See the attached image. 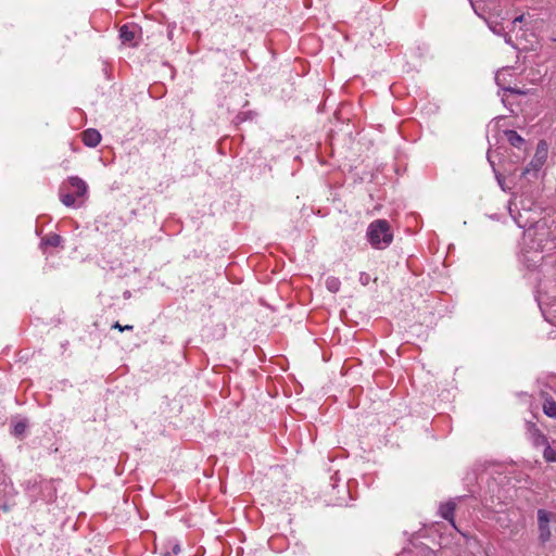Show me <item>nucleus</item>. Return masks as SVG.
<instances>
[{
  "mask_svg": "<svg viewBox=\"0 0 556 556\" xmlns=\"http://www.w3.org/2000/svg\"><path fill=\"white\" fill-rule=\"evenodd\" d=\"M366 237L374 249L383 250L393 241L391 226L386 219H376L367 228Z\"/></svg>",
  "mask_w": 556,
  "mask_h": 556,
  "instance_id": "nucleus-1",
  "label": "nucleus"
},
{
  "mask_svg": "<svg viewBox=\"0 0 556 556\" xmlns=\"http://www.w3.org/2000/svg\"><path fill=\"white\" fill-rule=\"evenodd\" d=\"M548 155V146L545 140H540L536 144L535 153L529 165L522 170L521 176L527 177L531 175L533 178L538 177V173L545 164Z\"/></svg>",
  "mask_w": 556,
  "mask_h": 556,
  "instance_id": "nucleus-2",
  "label": "nucleus"
},
{
  "mask_svg": "<svg viewBox=\"0 0 556 556\" xmlns=\"http://www.w3.org/2000/svg\"><path fill=\"white\" fill-rule=\"evenodd\" d=\"M556 520V515L545 509L538 510L539 539L544 544L551 539L549 522Z\"/></svg>",
  "mask_w": 556,
  "mask_h": 556,
  "instance_id": "nucleus-3",
  "label": "nucleus"
},
{
  "mask_svg": "<svg viewBox=\"0 0 556 556\" xmlns=\"http://www.w3.org/2000/svg\"><path fill=\"white\" fill-rule=\"evenodd\" d=\"M33 490H38L40 500L47 503L54 501L56 497L54 483L49 480H41L38 484L35 482Z\"/></svg>",
  "mask_w": 556,
  "mask_h": 556,
  "instance_id": "nucleus-4",
  "label": "nucleus"
},
{
  "mask_svg": "<svg viewBox=\"0 0 556 556\" xmlns=\"http://www.w3.org/2000/svg\"><path fill=\"white\" fill-rule=\"evenodd\" d=\"M526 429L528 438L534 446L539 447L547 445V437L538 428L535 422L527 421Z\"/></svg>",
  "mask_w": 556,
  "mask_h": 556,
  "instance_id": "nucleus-5",
  "label": "nucleus"
},
{
  "mask_svg": "<svg viewBox=\"0 0 556 556\" xmlns=\"http://www.w3.org/2000/svg\"><path fill=\"white\" fill-rule=\"evenodd\" d=\"M81 141L89 148H96L101 142L102 136L96 128H88L81 132Z\"/></svg>",
  "mask_w": 556,
  "mask_h": 556,
  "instance_id": "nucleus-6",
  "label": "nucleus"
},
{
  "mask_svg": "<svg viewBox=\"0 0 556 556\" xmlns=\"http://www.w3.org/2000/svg\"><path fill=\"white\" fill-rule=\"evenodd\" d=\"M63 241L60 235L50 232L41 238L39 248L45 253L47 248H63Z\"/></svg>",
  "mask_w": 556,
  "mask_h": 556,
  "instance_id": "nucleus-7",
  "label": "nucleus"
},
{
  "mask_svg": "<svg viewBox=\"0 0 556 556\" xmlns=\"http://www.w3.org/2000/svg\"><path fill=\"white\" fill-rule=\"evenodd\" d=\"M137 31H138V26L132 24V25H123L121 28H119V38L122 40L123 43H127L129 46H136V43L134 42L135 38H136V35H137Z\"/></svg>",
  "mask_w": 556,
  "mask_h": 556,
  "instance_id": "nucleus-8",
  "label": "nucleus"
},
{
  "mask_svg": "<svg viewBox=\"0 0 556 556\" xmlns=\"http://www.w3.org/2000/svg\"><path fill=\"white\" fill-rule=\"evenodd\" d=\"M455 509H456V504L453 501H448L444 504H441V506L439 508V513L443 519L448 521L456 529L455 519H454Z\"/></svg>",
  "mask_w": 556,
  "mask_h": 556,
  "instance_id": "nucleus-9",
  "label": "nucleus"
},
{
  "mask_svg": "<svg viewBox=\"0 0 556 556\" xmlns=\"http://www.w3.org/2000/svg\"><path fill=\"white\" fill-rule=\"evenodd\" d=\"M11 485L7 481L5 473L0 469V508L4 511L9 510V506L5 504V497L10 493Z\"/></svg>",
  "mask_w": 556,
  "mask_h": 556,
  "instance_id": "nucleus-10",
  "label": "nucleus"
},
{
  "mask_svg": "<svg viewBox=\"0 0 556 556\" xmlns=\"http://www.w3.org/2000/svg\"><path fill=\"white\" fill-rule=\"evenodd\" d=\"M67 180L77 198L84 197L87 193L88 186L81 178L78 176H71Z\"/></svg>",
  "mask_w": 556,
  "mask_h": 556,
  "instance_id": "nucleus-11",
  "label": "nucleus"
},
{
  "mask_svg": "<svg viewBox=\"0 0 556 556\" xmlns=\"http://www.w3.org/2000/svg\"><path fill=\"white\" fill-rule=\"evenodd\" d=\"M504 135L509 144L515 148H521V146L525 143V139L516 130H505Z\"/></svg>",
  "mask_w": 556,
  "mask_h": 556,
  "instance_id": "nucleus-12",
  "label": "nucleus"
},
{
  "mask_svg": "<svg viewBox=\"0 0 556 556\" xmlns=\"http://www.w3.org/2000/svg\"><path fill=\"white\" fill-rule=\"evenodd\" d=\"M27 419H20L12 422V434L20 438L23 437L27 430Z\"/></svg>",
  "mask_w": 556,
  "mask_h": 556,
  "instance_id": "nucleus-13",
  "label": "nucleus"
},
{
  "mask_svg": "<svg viewBox=\"0 0 556 556\" xmlns=\"http://www.w3.org/2000/svg\"><path fill=\"white\" fill-rule=\"evenodd\" d=\"M543 412L546 416L556 418V402L553 399L545 400Z\"/></svg>",
  "mask_w": 556,
  "mask_h": 556,
  "instance_id": "nucleus-14",
  "label": "nucleus"
},
{
  "mask_svg": "<svg viewBox=\"0 0 556 556\" xmlns=\"http://www.w3.org/2000/svg\"><path fill=\"white\" fill-rule=\"evenodd\" d=\"M340 287H341V281H340L339 278H337L334 276L327 277V279H326V288L330 292H332V293L339 292Z\"/></svg>",
  "mask_w": 556,
  "mask_h": 556,
  "instance_id": "nucleus-15",
  "label": "nucleus"
},
{
  "mask_svg": "<svg viewBox=\"0 0 556 556\" xmlns=\"http://www.w3.org/2000/svg\"><path fill=\"white\" fill-rule=\"evenodd\" d=\"M75 194L74 193H64L60 191V201L67 207L75 205Z\"/></svg>",
  "mask_w": 556,
  "mask_h": 556,
  "instance_id": "nucleus-16",
  "label": "nucleus"
},
{
  "mask_svg": "<svg viewBox=\"0 0 556 556\" xmlns=\"http://www.w3.org/2000/svg\"><path fill=\"white\" fill-rule=\"evenodd\" d=\"M543 456L546 462L556 463V451L553 450L548 443H547V445H545Z\"/></svg>",
  "mask_w": 556,
  "mask_h": 556,
  "instance_id": "nucleus-17",
  "label": "nucleus"
},
{
  "mask_svg": "<svg viewBox=\"0 0 556 556\" xmlns=\"http://www.w3.org/2000/svg\"><path fill=\"white\" fill-rule=\"evenodd\" d=\"M170 549H166L162 556H177L181 552L180 544L178 542H169Z\"/></svg>",
  "mask_w": 556,
  "mask_h": 556,
  "instance_id": "nucleus-18",
  "label": "nucleus"
},
{
  "mask_svg": "<svg viewBox=\"0 0 556 556\" xmlns=\"http://www.w3.org/2000/svg\"><path fill=\"white\" fill-rule=\"evenodd\" d=\"M358 280H359L361 285L367 286L369 283V281H370V275L365 273V271H362L359 274V279Z\"/></svg>",
  "mask_w": 556,
  "mask_h": 556,
  "instance_id": "nucleus-19",
  "label": "nucleus"
},
{
  "mask_svg": "<svg viewBox=\"0 0 556 556\" xmlns=\"http://www.w3.org/2000/svg\"><path fill=\"white\" fill-rule=\"evenodd\" d=\"M112 328L117 329L119 331H125V330H132L134 326H131V325L122 326L118 321H115L113 324Z\"/></svg>",
  "mask_w": 556,
  "mask_h": 556,
  "instance_id": "nucleus-20",
  "label": "nucleus"
},
{
  "mask_svg": "<svg viewBox=\"0 0 556 556\" xmlns=\"http://www.w3.org/2000/svg\"><path fill=\"white\" fill-rule=\"evenodd\" d=\"M490 28L491 30L494 33V34H497L500 35L502 33V30L504 29L501 25L498 24H495V25H490Z\"/></svg>",
  "mask_w": 556,
  "mask_h": 556,
  "instance_id": "nucleus-21",
  "label": "nucleus"
},
{
  "mask_svg": "<svg viewBox=\"0 0 556 556\" xmlns=\"http://www.w3.org/2000/svg\"><path fill=\"white\" fill-rule=\"evenodd\" d=\"M505 92H510V93H517V94H523L522 91L516 89V88H511V87H507L504 89Z\"/></svg>",
  "mask_w": 556,
  "mask_h": 556,
  "instance_id": "nucleus-22",
  "label": "nucleus"
},
{
  "mask_svg": "<svg viewBox=\"0 0 556 556\" xmlns=\"http://www.w3.org/2000/svg\"><path fill=\"white\" fill-rule=\"evenodd\" d=\"M523 21V15H519L513 20V24L521 23Z\"/></svg>",
  "mask_w": 556,
  "mask_h": 556,
  "instance_id": "nucleus-23",
  "label": "nucleus"
},
{
  "mask_svg": "<svg viewBox=\"0 0 556 556\" xmlns=\"http://www.w3.org/2000/svg\"><path fill=\"white\" fill-rule=\"evenodd\" d=\"M553 41H556V38H552Z\"/></svg>",
  "mask_w": 556,
  "mask_h": 556,
  "instance_id": "nucleus-24",
  "label": "nucleus"
}]
</instances>
